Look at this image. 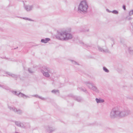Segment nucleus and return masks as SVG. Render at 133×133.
<instances>
[{"mask_svg":"<svg viewBox=\"0 0 133 133\" xmlns=\"http://www.w3.org/2000/svg\"><path fill=\"white\" fill-rule=\"evenodd\" d=\"M79 89L85 92H87V91L85 89H83L82 87H79Z\"/></svg>","mask_w":133,"mask_h":133,"instance_id":"b1692460","label":"nucleus"},{"mask_svg":"<svg viewBox=\"0 0 133 133\" xmlns=\"http://www.w3.org/2000/svg\"><path fill=\"white\" fill-rule=\"evenodd\" d=\"M0 87H2L3 89H4L6 90H9V88L8 87L5 86L3 85H0Z\"/></svg>","mask_w":133,"mask_h":133,"instance_id":"4be33fe9","label":"nucleus"},{"mask_svg":"<svg viewBox=\"0 0 133 133\" xmlns=\"http://www.w3.org/2000/svg\"><path fill=\"white\" fill-rule=\"evenodd\" d=\"M18 96L20 97H23L24 98H30L29 96L25 95V94L20 92Z\"/></svg>","mask_w":133,"mask_h":133,"instance_id":"4468645a","label":"nucleus"},{"mask_svg":"<svg viewBox=\"0 0 133 133\" xmlns=\"http://www.w3.org/2000/svg\"><path fill=\"white\" fill-rule=\"evenodd\" d=\"M73 98L75 100L78 102H81L82 101V99L80 97L74 96Z\"/></svg>","mask_w":133,"mask_h":133,"instance_id":"ddd939ff","label":"nucleus"},{"mask_svg":"<svg viewBox=\"0 0 133 133\" xmlns=\"http://www.w3.org/2000/svg\"><path fill=\"white\" fill-rule=\"evenodd\" d=\"M127 49L130 54H133V46H128Z\"/></svg>","mask_w":133,"mask_h":133,"instance_id":"9b49d317","label":"nucleus"},{"mask_svg":"<svg viewBox=\"0 0 133 133\" xmlns=\"http://www.w3.org/2000/svg\"><path fill=\"white\" fill-rule=\"evenodd\" d=\"M130 111L129 110L115 108L112 110L110 114V117L111 118L117 117H122L128 116L130 114Z\"/></svg>","mask_w":133,"mask_h":133,"instance_id":"f257e3e1","label":"nucleus"},{"mask_svg":"<svg viewBox=\"0 0 133 133\" xmlns=\"http://www.w3.org/2000/svg\"><path fill=\"white\" fill-rule=\"evenodd\" d=\"M132 15H133V9L130 11L129 13V16H131Z\"/></svg>","mask_w":133,"mask_h":133,"instance_id":"cd10ccee","label":"nucleus"},{"mask_svg":"<svg viewBox=\"0 0 133 133\" xmlns=\"http://www.w3.org/2000/svg\"><path fill=\"white\" fill-rule=\"evenodd\" d=\"M97 103H103L104 101L103 99H102L101 98H96L95 99Z\"/></svg>","mask_w":133,"mask_h":133,"instance_id":"dca6fc26","label":"nucleus"},{"mask_svg":"<svg viewBox=\"0 0 133 133\" xmlns=\"http://www.w3.org/2000/svg\"><path fill=\"white\" fill-rule=\"evenodd\" d=\"M11 92L13 94L17 95L18 96H19V95L21 92L19 91H11Z\"/></svg>","mask_w":133,"mask_h":133,"instance_id":"6ab92c4d","label":"nucleus"},{"mask_svg":"<svg viewBox=\"0 0 133 133\" xmlns=\"http://www.w3.org/2000/svg\"><path fill=\"white\" fill-rule=\"evenodd\" d=\"M71 61L74 64L78 65V64L76 62L72 60H71Z\"/></svg>","mask_w":133,"mask_h":133,"instance_id":"bb28decb","label":"nucleus"},{"mask_svg":"<svg viewBox=\"0 0 133 133\" xmlns=\"http://www.w3.org/2000/svg\"><path fill=\"white\" fill-rule=\"evenodd\" d=\"M9 108L10 110L16 112L18 114H21L23 112V111L22 110L20 109H17L16 108L14 107H9Z\"/></svg>","mask_w":133,"mask_h":133,"instance_id":"423d86ee","label":"nucleus"},{"mask_svg":"<svg viewBox=\"0 0 133 133\" xmlns=\"http://www.w3.org/2000/svg\"><path fill=\"white\" fill-rule=\"evenodd\" d=\"M88 8V5L87 2L85 0L83 1L79 4L78 11L81 13L85 14L87 12Z\"/></svg>","mask_w":133,"mask_h":133,"instance_id":"7ed1b4c3","label":"nucleus"},{"mask_svg":"<svg viewBox=\"0 0 133 133\" xmlns=\"http://www.w3.org/2000/svg\"><path fill=\"white\" fill-rule=\"evenodd\" d=\"M50 39L49 38H46L45 39H41V42L42 43H46L48 41H50Z\"/></svg>","mask_w":133,"mask_h":133,"instance_id":"2eb2a0df","label":"nucleus"},{"mask_svg":"<svg viewBox=\"0 0 133 133\" xmlns=\"http://www.w3.org/2000/svg\"><path fill=\"white\" fill-rule=\"evenodd\" d=\"M43 76L48 78L50 76V74L52 73V70L50 68L46 66L43 67L41 70Z\"/></svg>","mask_w":133,"mask_h":133,"instance_id":"20e7f679","label":"nucleus"},{"mask_svg":"<svg viewBox=\"0 0 133 133\" xmlns=\"http://www.w3.org/2000/svg\"><path fill=\"white\" fill-rule=\"evenodd\" d=\"M6 73L8 75L11 76L14 78H16L19 77V76L9 72H6Z\"/></svg>","mask_w":133,"mask_h":133,"instance_id":"f8f14e48","label":"nucleus"},{"mask_svg":"<svg viewBox=\"0 0 133 133\" xmlns=\"http://www.w3.org/2000/svg\"><path fill=\"white\" fill-rule=\"evenodd\" d=\"M106 10L108 12H112V11H110L108 9H106Z\"/></svg>","mask_w":133,"mask_h":133,"instance_id":"c756f323","label":"nucleus"},{"mask_svg":"<svg viewBox=\"0 0 133 133\" xmlns=\"http://www.w3.org/2000/svg\"><path fill=\"white\" fill-rule=\"evenodd\" d=\"M85 84L90 90H92L96 93H98L99 92V90L98 89L97 87L95 86L92 83L89 81H87L85 82Z\"/></svg>","mask_w":133,"mask_h":133,"instance_id":"39448f33","label":"nucleus"},{"mask_svg":"<svg viewBox=\"0 0 133 133\" xmlns=\"http://www.w3.org/2000/svg\"><path fill=\"white\" fill-rule=\"evenodd\" d=\"M82 44L83 45V46L85 47L89 48L91 47V45L88 44H84L83 43Z\"/></svg>","mask_w":133,"mask_h":133,"instance_id":"412c9836","label":"nucleus"},{"mask_svg":"<svg viewBox=\"0 0 133 133\" xmlns=\"http://www.w3.org/2000/svg\"><path fill=\"white\" fill-rule=\"evenodd\" d=\"M111 12L112 13H113L114 14H117L118 13V12L116 10H113V11H112Z\"/></svg>","mask_w":133,"mask_h":133,"instance_id":"a878e982","label":"nucleus"},{"mask_svg":"<svg viewBox=\"0 0 133 133\" xmlns=\"http://www.w3.org/2000/svg\"><path fill=\"white\" fill-rule=\"evenodd\" d=\"M30 125L28 123H23L22 128L24 129H27L30 128Z\"/></svg>","mask_w":133,"mask_h":133,"instance_id":"9d476101","label":"nucleus"},{"mask_svg":"<svg viewBox=\"0 0 133 133\" xmlns=\"http://www.w3.org/2000/svg\"><path fill=\"white\" fill-rule=\"evenodd\" d=\"M46 130L48 132H51L56 130L55 128L52 129V128L50 127L49 126H47L45 127Z\"/></svg>","mask_w":133,"mask_h":133,"instance_id":"1a4fd4ad","label":"nucleus"},{"mask_svg":"<svg viewBox=\"0 0 133 133\" xmlns=\"http://www.w3.org/2000/svg\"><path fill=\"white\" fill-rule=\"evenodd\" d=\"M28 71L30 73H32L34 72L31 68H29L28 69Z\"/></svg>","mask_w":133,"mask_h":133,"instance_id":"c85d7f7f","label":"nucleus"},{"mask_svg":"<svg viewBox=\"0 0 133 133\" xmlns=\"http://www.w3.org/2000/svg\"><path fill=\"white\" fill-rule=\"evenodd\" d=\"M103 70L106 72L108 73L109 72V70L105 67H103Z\"/></svg>","mask_w":133,"mask_h":133,"instance_id":"5701e85b","label":"nucleus"},{"mask_svg":"<svg viewBox=\"0 0 133 133\" xmlns=\"http://www.w3.org/2000/svg\"><path fill=\"white\" fill-rule=\"evenodd\" d=\"M56 37L59 40L67 41L72 39L73 38V35L70 32L65 30L58 32Z\"/></svg>","mask_w":133,"mask_h":133,"instance_id":"f03ea898","label":"nucleus"},{"mask_svg":"<svg viewBox=\"0 0 133 133\" xmlns=\"http://www.w3.org/2000/svg\"><path fill=\"white\" fill-rule=\"evenodd\" d=\"M24 9L26 11L29 12L32 10L34 8V5H24Z\"/></svg>","mask_w":133,"mask_h":133,"instance_id":"0eeeda50","label":"nucleus"},{"mask_svg":"<svg viewBox=\"0 0 133 133\" xmlns=\"http://www.w3.org/2000/svg\"><path fill=\"white\" fill-rule=\"evenodd\" d=\"M97 47L98 50L101 52L104 53H108L109 52V50L107 47L105 48H103L99 46H98Z\"/></svg>","mask_w":133,"mask_h":133,"instance_id":"6e6552de","label":"nucleus"},{"mask_svg":"<svg viewBox=\"0 0 133 133\" xmlns=\"http://www.w3.org/2000/svg\"><path fill=\"white\" fill-rule=\"evenodd\" d=\"M123 8L124 10H126L125 6V5H124L123 6Z\"/></svg>","mask_w":133,"mask_h":133,"instance_id":"7c9ffc66","label":"nucleus"},{"mask_svg":"<svg viewBox=\"0 0 133 133\" xmlns=\"http://www.w3.org/2000/svg\"><path fill=\"white\" fill-rule=\"evenodd\" d=\"M127 19L129 20H130L131 19H132V18H131V17H129V18H128V17H127Z\"/></svg>","mask_w":133,"mask_h":133,"instance_id":"2f4dec72","label":"nucleus"},{"mask_svg":"<svg viewBox=\"0 0 133 133\" xmlns=\"http://www.w3.org/2000/svg\"><path fill=\"white\" fill-rule=\"evenodd\" d=\"M22 18L23 19L29 21H30L32 22H34V20L30 18H27V17H22V18Z\"/></svg>","mask_w":133,"mask_h":133,"instance_id":"aec40b11","label":"nucleus"},{"mask_svg":"<svg viewBox=\"0 0 133 133\" xmlns=\"http://www.w3.org/2000/svg\"><path fill=\"white\" fill-rule=\"evenodd\" d=\"M32 96L35 97L36 98H39L41 99L42 100H44L46 99L44 97H40L39 96L37 95H33L31 96Z\"/></svg>","mask_w":133,"mask_h":133,"instance_id":"f3484780","label":"nucleus"},{"mask_svg":"<svg viewBox=\"0 0 133 133\" xmlns=\"http://www.w3.org/2000/svg\"><path fill=\"white\" fill-rule=\"evenodd\" d=\"M51 92L52 93H54L55 94L56 93H58V94L59 93V91L58 90H53Z\"/></svg>","mask_w":133,"mask_h":133,"instance_id":"393cba45","label":"nucleus"},{"mask_svg":"<svg viewBox=\"0 0 133 133\" xmlns=\"http://www.w3.org/2000/svg\"><path fill=\"white\" fill-rule=\"evenodd\" d=\"M15 123L18 126L22 128L23 123H21L19 122H16Z\"/></svg>","mask_w":133,"mask_h":133,"instance_id":"a211bd4d","label":"nucleus"}]
</instances>
